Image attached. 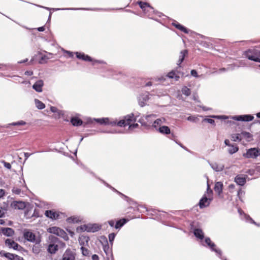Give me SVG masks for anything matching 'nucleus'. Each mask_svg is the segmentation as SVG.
Listing matches in <instances>:
<instances>
[{
	"mask_svg": "<svg viewBox=\"0 0 260 260\" xmlns=\"http://www.w3.org/2000/svg\"><path fill=\"white\" fill-rule=\"evenodd\" d=\"M137 4L139 6L140 8L143 11L144 14L150 19H153L156 21L158 20L154 18V15H156L160 17L162 14L159 12L155 11L154 8L151 7L150 4L147 2L138 1Z\"/></svg>",
	"mask_w": 260,
	"mask_h": 260,
	"instance_id": "f257e3e1",
	"label": "nucleus"
},
{
	"mask_svg": "<svg viewBox=\"0 0 260 260\" xmlns=\"http://www.w3.org/2000/svg\"><path fill=\"white\" fill-rule=\"evenodd\" d=\"M36 6L45 9L47 10H53L54 11H57L59 10H85V11H109L112 10H114L113 9L111 8H51L49 7H46L44 6L36 5Z\"/></svg>",
	"mask_w": 260,
	"mask_h": 260,
	"instance_id": "f03ea898",
	"label": "nucleus"
},
{
	"mask_svg": "<svg viewBox=\"0 0 260 260\" xmlns=\"http://www.w3.org/2000/svg\"><path fill=\"white\" fill-rule=\"evenodd\" d=\"M244 55L249 60L260 62V47L248 49L244 52Z\"/></svg>",
	"mask_w": 260,
	"mask_h": 260,
	"instance_id": "7ed1b4c3",
	"label": "nucleus"
},
{
	"mask_svg": "<svg viewBox=\"0 0 260 260\" xmlns=\"http://www.w3.org/2000/svg\"><path fill=\"white\" fill-rule=\"evenodd\" d=\"M136 121L134 115H128L124 117V119L120 120L117 125L119 126H125L126 125H129V128H136L138 126V124H133V123Z\"/></svg>",
	"mask_w": 260,
	"mask_h": 260,
	"instance_id": "20e7f679",
	"label": "nucleus"
},
{
	"mask_svg": "<svg viewBox=\"0 0 260 260\" xmlns=\"http://www.w3.org/2000/svg\"><path fill=\"white\" fill-rule=\"evenodd\" d=\"M152 95L148 92H144L140 93L137 97L139 105L143 107L148 104L149 100H151Z\"/></svg>",
	"mask_w": 260,
	"mask_h": 260,
	"instance_id": "39448f33",
	"label": "nucleus"
},
{
	"mask_svg": "<svg viewBox=\"0 0 260 260\" xmlns=\"http://www.w3.org/2000/svg\"><path fill=\"white\" fill-rule=\"evenodd\" d=\"M77 58L86 61L92 62V64L95 66L96 63H104V61L102 60H94L92 59L90 56L85 54L82 52H75Z\"/></svg>",
	"mask_w": 260,
	"mask_h": 260,
	"instance_id": "423d86ee",
	"label": "nucleus"
},
{
	"mask_svg": "<svg viewBox=\"0 0 260 260\" xmlns=\"http://www.w3.org/2000/svg\"><path fill=\"white\" fill-rule=\"evenodd\" d=\"M47 231L55 235H56L60 237H62L64 239L67 240L68 237L66 233L62 229L53 226L47 229Z\"/></svg>",
	"mask_w": 260,
	"mask_h": 260,
	"instance_id": "0eeeda50",
	"label": "nucleus"
},
{
	"mask_svg": "<svg viewBox=\"0 0 260 260\" xmlns=\"http://www.w3.org/2000/svg\"><path fill=\"white\" fill-rule=\"evenodd\" d=\"M260 155V150L256 148H250L247 150L243 156L247 158H255Z\"/></svg>",
	"mask_w": 260,
	"mask_h": 260,
	"instance_id": "6e6552de",
	"label": "nucleus"
},
{
	"mask_svg": "<svg viewBox=\"0 0 260 260\" xmlns=\"http://www.w3.org/2000/svg\"><path fill=\"white\" fill-rule=\"evenodd\" d=\"M23 236L24 238L28 241L36 243H39L40 242V240L36 239L35 234L29 231H25L24 232Z\"/></svg>",
	"mask_w": 260,
	"mask_h": 260,
	"instance_id": "1a4fd4ad",
	"label": "nucleus"
},
{
	"mask_svg": "<svg viewBox=\"0 0 260 260\" xmlns=\"http://www.w3.org/2000/svg\"><path fill=\"white\" fill-rule=\"evenodd\" d=\"M121 74L120 72H117L116 70L108 68L106 69L103 76L107 77H113L115 79H119L118 76L121 75Z\"/></svg>",
	"mask_w": 260,
	"mask_h": 260,
	"instance_id": "9d476101",
	"label": "nucleus"
},
{
	"mask_svg": "<svg viewBox=\"0 0 260 260\" xmlns=\"http://www.w3.org/2000/svg\"><path fill=\"white\" fill-rule=\"evenodd\" d=\"M11 206L15 209L22 210L26 207V204L22 201H13Z\"/></svg>",
	"mask_w": 260,
	"mask_h": 260,
	"instance_id": "9b49d317",
	"label": "nucleus"
},
{
	"mask_svg": "<svg viewBox=\"0 0 260 260\" xmlns=\"http://www.w3.org/2000/svg\"><path fill=\"white\" fill-rule=\"evenodd\" d=\"M0 253L10 260H23L22 257L14 254L7 253L4 251H1Z\"/></svg>",
	"mask_w": 260,
	"mask_h": 260,
	"instance_id": "f8f14e48",
	"label": "nucleus"
},
{
	"mask_svg": "<svg viewBox=\"0 0 260 260\" xmlns=\"http://www.w3.org/2000/svg\"><path fill=\"white\" fill-rule=\"evenodd\" d=\"M232 118L238 121H249L253 119V117L251 115H243L239 116H233Z\"/></svg>",
	"mask_w": 260,
	"mask_h": 260,
	"instance_id": "ddd939ff",
	"label": "nucleus"
},
{
	"mask_svg": "<svg viewBox=\"0 0 260 260\" xmlns=\"http://www.w3.org/2000/svg\"><path fill=\"white\" fill-rule=\"evenodd\" d=\"M180 74V72L178 71V69H176L175 70H172V71L168 73L167 76L170 79H174L175 81H178L180 76L178 74Z\"/></svg>",
	"mask_w": 260,
	"mask_h": 260,
	"instance_id": "4468645a",
	"label": "nucleus"
},
{
	"mask_svg": "<svg viewBox=\"0 0 260 260\" xmlns=\"http://www.w3.org/2000/svg\"><path fill=\"white\" fill-rule=\"evenodd\" d=\"M75 253L70 250H67L62 256V260H75Z\"/></svg>",
	"mask_w": 260,
	"mask_h": 260,
	"instance_id": "2eb2a0df",
	"label": "nucleus"
},
{
	"mask_svg": "<svg viewBox=\"0 0 260 260\" xmlns=\"http://www.w3.org/2000/svg\"><path fill=\"white\" fill-rule=\"evenodd\" d=\"M44 85L43 81L39 80L36 81L32 85V88L37 92H41L42 91V87Z\"/></svg>",
	"mask_w": 260,
	"mask_h": 260,
	"instance_id": "dca6fc26",
	"label": "nucleus"
},
{
	"mask_svg": "<svg viewBox=\"0 0 260 260\" xmlns=\"http://www.w3.org/2000/svg\"><path fill=\"white\" fill-rule=\"evenodd\" d=\"M6 245L9 248H13L15 250L18 249V247H20L18 243L15 242L14 240L8 239L5 241Z\"/></svg>",
	"mask_w": 260,
	"mask_h": 260,
	"instance_id": "f3484780",
	"label": "nucleus"
},
{
	"mask_svg": "<svg viewBox=\"0 0 260 260\" xmlns=\"http://www.w3.org/2000/svg\"><path fill=\"white\" fill-rule=\"evenodd\" d=\"M25 216L27 218H30L34 216H38V215L36 213V210L34 209L32 207H31L26 209L25 212Z\"/></svg>",
	"mask_w": 260,
	"mask_h": 260,
	"instance_id": "a211bd4d",
	"label": "nucleus"
},
{
	"mask_svg": "<svg viewBox=\"0 0 260 260\" xmlns=\"http://www.w3.org/2000/svg\"><path fill=\"white\" fill-rule=\"evenodd\" d=\"M172 25L175 26L176 28L182 31V32H184L185 34H189L190 30L189 29H187L184 26L182 25L180 23H178L177 22H174L172 23Z\"/></svg>",
	"mask_w": 260,
	"mask_h": 260,
	"instance_id": "6ab92c4d",
	"label": "nucleus"
},
{
	"mask_svg": "<svg viewBox=\"0 0 260 260\" xmlns=\"http://www.w3.org/2000/svg\"><path fill=\"white\" fill-rule=\"evenodd\" d=\"M45 215L47 217L52 219H57L59 216V214L56 212L53 211L52 210L46 211Z\"/></svg>",
	"mask_w": 260,
	"mask_h": 260,
	"instance_id": "aec40b11",
	"label": "nucleus"
},
{
	"mask_svg": "<svg viewBox=\"0 0 260 260\" xmlns=\"http://www.w3.org/2000/svg\"><path fill=\"white\" fill-rule=\"evenodd\" d=\"M235 181L239 185L243 186L246 183V177L237 175L235 178Z\"/></svg>",
	"mask_w": 260,
	"mask_h": 260,
	"instance_id": "412c9836",
	"label": "nucleus"
},
{
	"mask_svg": "<svg viewBox=\"0 0 260 260\" xmlns=\"http://www.w3.org/2000/svg\"><path fill=\"white\" fill-rule=\"evenodd\" d=\"M210 200L207 197H203L199 202V206L201 208L208 206L210 204Z\"/></svg>",
	"mask_w": 260,
	"mask_h": 260,
	"instance_id": "4be33fe9",
	"label": "nucleus"
},
{
	"mask_svg": "<svg viewBox=\"0 0 260 260\" xmlns=\"http://www.w3.org/2000/svg\"><path fill=\"white\" fill-rule=\"evenodd\" d=\"M223 184L221 182H217L214 186V190L218 195H220L222 192Z\"/></svg>",
	"mask_w": 260,
	"mask_h": 260,
	"instance_id": "5701e85b",
	"label": "nucleus"
},
{
	"mask_svg": "<svg viewBox=\"0 0 260 260\" xmlns=\"http://www.w3.org/2000/svg\"><path fill=\"white\" fill-rule=\"evenodd\" d=\"M187 53L188 52L187 50H183L180 52V55L179 56V58L177 62V65L179 67H181L180 64L183 61L185 56H186V55L187 54Z\"/></svg>",
	"mask_w": 260,
	"mask_h": 260,
	"instance_id": "b1692460",
	"label": "nucleus"
},
{
	"mask_svg": "<svg viewBox=\"0 0 260 260\" xmlns=\"http://www.w3.org/2000/svg\"><path fill=\"white\" fill-rule=\"evenodd\" d=\"M58 250V245L57 244H56L55 243H50L49 246H48V251L51 253V254H53V253H55L56 251Z\"/></svg>",
	"mask_w": 260,
	"mask_h": 260,
	"instance_id": "393cba45",
	"label": "nucleus"
},
{
	"mask_svg": "<svg viewBox=\"0 0 260 260\" xmlns=\"http://www.w3.org/2000/svg\"><path fill=\"white\" fill-rule=\"evenodd\" d=\"M100 229V226H99L96 224H89L87 225V232H95L98 231Z\"/></svg>",
	"mask_w": 260,
	"mask_h": 260,
	"instance_id": "a878e982",
	"label": "nucleus"
},
{
	"mask_svg": "<svg viewBox=\"0 0 260 260\" xmlns=\"http://www.w3.org/2000/svg\"><path fill=\"white\" fill-rule=\"evenodd\" d=\"M193 233L196 237L201 240H202L204 237L202 230L200 229H195L194 230Z\"/></svg>",
	"mask_w": 260,
	"mask_h": 260,
	"instance_id": "bb28decb",
	"label": "nucleus"
},
{
	"mask_svg": "<svg viewBox=\"0 0 260 260\" xmlns=\"http://www.w3.org/2000/svg\"><path fill=\"white\" fill-rule=\"evenodd\" d=\"M2 233L7 236H12L14 234V231L11 228H6L3 229Z\"/></svg>",
	"mask_w": 260,
	"mask_h": 260,
	"instance_id": "cd10ccee",
	"label": "nucleus"
},
{
	"mask_svg": "<svg viewBox=\"0 0 260 260\" xmlns=\"http://www.w3.org/2000/svg\"><path fill=\"white\" fill-rule=\"evenodd\" d=\"M212 168L216 171H221L224 168V166L222 164H218L217 163H214L211 165Z\"/></svg>",
	"mask_w": 260,
	"mask_h": 260,
	"instance_id": "c85d7f7f",
	"label": "nucleus"
},
{
	"mask_svg": "<svg viewBox=\"0 0 260 260\" xmlns=\"http://www.w3.org/2000/svg\"><path fill=\"white\" fill-rule=\"evenodd\" d=\"M251 137V135L248 132H243L240 134V137L241 138V139H246L248 141H250Z\"/></svg>",
	"mask_w": 260,
	"mask_h": 260,
	"instance_id": "c756f323",
	"label": "nucleus"
},
{
	"mask_svg": "<svg viewBox=\"0 0 260 260\" xmlns=\"http://www.w3.org/2000/svg\"><path fill=\"white\" fill-rule=\"evenodd\" d=\"M205 242H206V243H207L208 245V246H209L215 251H216V252L219 253H220V250H217L214 249L213 248L215 246V245L213 243L211 242V241L209 238H207L205 239Z\"/></svg>",
	"mask_w": 260,
	"mask_h": 260,
	"instance_id": "7c9ffc66",
	"label": "nucleus"
},
{
	"mask_svg": "<svg viewBox=\"0 0 260 260\" xmlns=\"http://www.w3.org/2000/svg\"><path fill=\"white\" fill-rule=\"evenodd\" d=\"M158 129L159 132L161 134H168L170 133V128L167 126H160Z\"/></svg>",
	"mask_w": 260,
	"mask_h": 260,
	"instance_id": "2f4dec72",
	"label": "nucleus"
},
{
	"mask_svg": "<svg viewBox=\"0 0 260 260\" xmlns=\"http://www.w3.org/2000/svg\"><path fill=\"white\" fill-rule=\"evenodd\" d=\"M94 120L101 124H108L109 123V119L108 118H97Z\"/></svg>",
	"mask_w": 260,
	"mask_h": 260,
	"instance_id": "473e14b6",
	"label": "nucleus"
},
{
	"mask_svg": "<svg viewBox=\"0 0 260 260\" xmlns=\"http://www.w3.org/2000/svg\"><path fill=\"white\" fill-rule=\"evenodd\" d=\"M71 122L75 126L80 125L82 123V120L77 117L72 118L71 119Z\"/></svg>",
	"mask_w": 260,
	"mask_h": 260,
	"instance_id": "72a5a7b5",
	"label": "nucleus"
},
{
	"mask_svg": "<svg viewBox=\"0 0 260 260\" xmlns=\"http://www.w3.org/2000/svg\"><path fill=\"white\" fill-rule=\"evenodd\" d=\"M35 102L36 107L39 109H43L45 107V104L38 99H35Z\"/></svg>",
	"mask_w": 260,
	"mask_h": 260,
	"instance_id": "f704fd0d",
	"label": "nucleus"
},
{
	"mask_svg": "<svg viewBox=\"0 0 260 260\" xmlns=\"http://www.w3.org/2000/svg\"><path fill=\"white\" fill-rule=\"evenodd\" d=\"M182 93L186 96H189L191 93V91L189 88L186 86H183L181 89Z\"/></svg>",
	"mask_w": 260,
	"mask_h": 260,
	"instance_id": "c9c22d12",
	"label": "nucleus"
},
{
	"mask_svg": "<svg viewBox=\"0 0 260 260\" xmlns=\"http://www.w3.org/2000/svg\"><path fill=\"white\" fill-rule=\"evenodd\" d=\"M50 111L53 113L64 114V112L63 111L59 110L58 108H57L55 107H53V106L51 107Z\"/></svg>",
	"mask_w": 260,
	"mask_h": 260,
	"instance_id": "e433bc0d",
	"label": "nucleus"
},
{
	"mask_svg": "<svg viewBox=\"0 0 260 260\" xmlns=\"http://www.w3.org/2000/svg\"><path fill=\"white\" fill-rule=\"evenodd\" d=\"M229 147L228 151L230 154H233L238 150V148L236 146L230 145Z\"/></svg>",
	"mask_w": 260,
	"mask_h": 260,
	"instance_id": "4c0bfd02",
	"label": "nucleus"
},
{
	"mask_svg": "<svg viewBox=\"0 0 260 260\" xmlns=\"http://www.w3.org/2000/svg\"><path fill=\"white\" fill-rule=\"evenodd\" d=\"M49 59H50V57L47 55H43L39 60V63L41 64L45 63Z\"/></svg>",
	"mask_w": 260,
	"mask_h": 260,
	"instance_id": "58836bf2",
	"label": "nucleus"
},
{
	"mask_svg": "<svg viewBox=\"0 0 260 260\" xmlns=\"http://www.w3.org/2000/svg\"><path fill=\"white\" fill-rule=\"evenodd\" d=\"M125 222H126V220L125 219L120 220L117 221L115 227L116 229H118V228L121 227Z\"/></svg>",
	"mask_w": 260,
	"mask_h": 260,
	"instance_id": "ea45409f",
	"label": "nucleus"
},
{
	"mask_svg": "<svg viewBox=\"0 0 260 260\" xmlns=\"http://www.w3.org/2000/svg\"><path fill=\"white\" fill-rule=\"evenodd\" d=\"M164 121H165V119L164 118H162V119L159 118V119H156L154 122L153 126L155 127H156L157 125H160L161 124H162L164 123Z\"/></svg>",
	"mask_w": 260,
	"mask_h": 260,
	"instance_id": "a19ab883",
	"label": "nucleus"
},
{
	"mask_svg": "<svg viewBox=\"0 0 260 260\" xmlns=\"http://www.w3.org/2000/svg\"><path fill=\"white\" fill-rule=\"evenodd\" d=\"M190 74L191 76L195 78H199V77H204L203 75H198V73L196 70H192L190 71Z\"/></svg>",
	"mask_w": 260,
	"mask_h": 260,
	"instance_id": "79ce46f5",
	"label": "nucleus"
},
{
	"mask_svg": "<svg viewBox=\"0 0 260 260\" xmlns=\"http://www.w3.org/2000/svg\"><path fill=\"white\" fill-rule=\"evenodd\" d=\"M232 140L234 141H236L237 140H241V138L240 137V134H235L232 136Z\"/></svg>",
	"mask_w": 260,
	"mask_h": 260,
	"instance_id": "37998d69",
	"label": "nucleus"
},
{
	"mask_svg": "<svg viewBox=\"0 0 260 260\" xmlns=\"http://www.w3.org/2000/svg\"><path fill=\"white\" fill-rule=\"evenodd\" d=\"M77 232H83V231H87V225H83V226H79V227H78L77 228Z\"/></svg>",
	"mask_w": 260,
	"mask_h": 260,
	"instance_id": "c03bdc74",
	"label": "nucleus"
},
{
	"mask_svg": "<svg viewBox=\"0 0 260 260\" xmlns=\"http://www.w3.org/2000/svg\"><path fill=\"white\" fill-rule=\"evenodd\" d=\"M187 120L194 122H196L199 120L198 118L197 117H196L195 115H191L189 116L187 118Z\"/></svg>",
	"mask_w": 260,
	"mask_h": 260,
	"instance_id": "a18cd8bd",
	"label": "nucleus"
},
{
	"mask_svg": "<svg viewBox=\"0 0 260 260\" xmlns=\"http://www.w3.org/2000/svg\"><path fill=\"white\" fill-rule=\"evenodd\" d=\"M25 122L24 121H18V122H13V123H12L11 124V125H24L25 124Z\"/></svg>",
	"mask_w": 260,
	"mask_h": 260,
	"instance_id": "49530a36",
	"label": "nucleus"
},
{
	"mask_svg": "<svg viewBox=\"0 0 260 260\" xmlns=\"http://www.w3.org/2000/svg\"><path fill=\"white\" fill-rule=\"evenodd\" d=\"M212 118H217V119H228L229 117L226 116H219V115H213L212 116Z\"/></svg>",
	"mask_w": 260,
	"mask_h": 260,
	"instance_id": "de8ad7c7",
	"label": "nucleus"
},
{
	"mask_svg": "<svg viewBox=\"0 0 260 260\" xmlns=\"http://www.w3.org/2000/svg\"><path fill=\"white\" fill-rule=\"evenodd\" d=\"M12 191L13 193L16 194H19L21 192V189L18 188H13L12 189Z\"/></svg>",
	"mask_w": 260,
	"mask_h": 260,
	"instance_id": "09e8293b",
	"label": "nucleus"
},
{
	"mask_svg": "<svg viewBox=\"0 0 260 260\" xmlns=\"http://www.w3.org/2000/svg\"><path fill=\"white\" fill-rule=\"evenodd\" d=\"M203 122H207L211 124H213L214 123V120L211 118H205L203 120Z\"/></svg>",
	"mask_w": 260,
	"mask_h": 260,
	"instance_id": "8fccbe9b",
	"label": "nucleus"
},
{
	"mask_svg": "<svg viewBox=\"0 0 260 260\" xmlns=\"http://www.w3.org/2000/svg\"><path fill=\"white\" fill-rule=\"evenodd\" d=\"M81 249L82 251V253L84 255H87L89 253V251L86 249L85 248H84L83 247H81Z\"/></svg>",
	"mask_w": 260,
	"mask_h": 260,
	"instance_id": "3c124183",
	"label": "nucleus"
},
{
	"mask_svg": "<svg viewBox=\"0 0 260 260\" xmlns=\"http://www.w3.org/2000/svg\"><path fill=\"white\" fill-rule=\"evenodd\" d=\"M115 236V235L114 233L110 234L109 235V241L110 242H112L114 240Z\"/></svg>",
	"mask_w": 260,
	"mask_h": 260,
	"instance_id": "603ef678",
	"label": "nucleus"
},
{
	"mask_svg": "<svg viewBox=\"0 0 260 260\" xmlns=\"http://www.w3.org/2000/svg\"><path fill=\"white\" fill-rule=\"evenodd\" d=\"M4 166L8 169H10L11 168V165L9 162L4 161Z\"/></svg>",
	"mask_w": 260,
	"mask_h": 260,
	"instance_id": "864d4df0",
	"label": "nucleus"
},
{
	"mask_svg": "<svg viewBox=\"0 0 260 260\" xmlns=\"http://www.w3.org/2000/svg\"><path fill=\"white\" fill-rule=\"evenodd\" d=\"M33 74V72L31 71H26L25 72V75L27 76H31Z\"/></svg>",
	"mask_w": 260,
	"mask_h": 260,
	"instance_id": "5fc2aeb1",
	"label": "nucleus"
},
{
	"mask_svg": "<svg viewBox=\"0 0 260 260\" xmlns=\"http://www.w3.org/2000/svg\"><path fill=\"white\" fill-rule=\"evenodd\" d=\"M5 193V191L3 189H0V198H2Z\"/></svg>",
	"mask_w": 260,
	"mask_h": 260,
	"instance_id": "6e6d98bb",
	"label": "nucleus"
},
{
	"mask_svg": "<svg viewBox=\"0 0 260 260\" xmlns=\"http://www.w3.org/2000/svg\"><path fill=\"white\" fill-rule=\"evenodd\" d=\"M64 52L67 54H68L70 57H73V53L72 52H71L70 51H67V50L65 51Z\"/></svg>",
	"mask_w": 260,
	"mask_h": 260,
	"instance_id": "4d7b16f0",
	"label": "nucleus"
},
{
	"mask_svg": "<svg viewBox=\"0 0 260 260\" xmlns=\"http://www.w3.org/2000/svg\"><path fill=\"white\" fill-rule=\"evenodd\" d=\"M5 214V211L2 209V208H0V217H3Z\"/></svg>",
	"mask_w": 260,
	"mask_h": 260,
	"instance_id": "13d9d810",
	"label": "nucleus"
},
{
	"mask_svg": "<svg viewBox=\"0 0 260 260\" xmlns=\"http://www.w3.org/2000/svg\"><path fill=\"white\" fill-rule=\"evenodd\" d=\"M37 29L39 31H44L45 30V27L44 26H41L37 28Z\"/></svg>",
	"mask_w": 260,
	"mask_h": 260,
	"instance_id": "bf43d9fd",
	"label": "nucleus"
},
{
	"mask_svg": "<svg viewBox=\"0 0 260 260\" xmlns=\"http://www.w3.org/2000/svg\"><path fill=\"white\" fill-rule=\"evenodd\" d=\"M92 260H99V256L96 254H93L92 256Z\"/></svg>",
	"mask_w": 260,
	"mask_h": 260,
	"instance_id": "052dcab7",
	"label": "nucleus"
},
{
	"mask_svg": "<svg viewBox=\"0 0 260 260\" xmlns=\"http://www.w3.org/2000/svg\"><path fill=\"white\" fill-rule=\"evenodd\" d=\"M49 239H51L52 241H54L55 242L57 240V238L53 236H50Z\"/></svg>",
	"mask_w": 260,
	"mask_h": 260,
	"instance_id": "680f3d73",
	"label": "nucleus"
},
{
	"mask_svg": "<svg viewBox=\"0 0 260 260\" xmlns=\"http://www.w3.org/2000/svg\"><path fill=\"white\" fill-rule=\"evenodd\" d=\"M203 110L204 111H210V110H212V109L211 108H206V107H203Z\"/></svg>",
	"mask_w": 260,
	"mask_h": 260,
	"instance_id": "e2e57ef3",
	"label": "nucleus"
},
{
	"mask_svg": "<svg viewBox=\"0 0 260 260\" xmlns=\"http://www.w3.org/2000/svg\"><path fill=\"white\" fill-rule=\"evenodd\" d=\"M109 225L111 226H114V221L113 220H110L108 222Z\"/></svg>",
	"mask_w": 260,
	"mask_h": 260,
	"instance_id": "0e129e2a",
	"label": "nucleus"
},
{
	"mask_svg": "<svg viewBox=\"0 0 260 260\" xmlns=\"http://www.w3.org/2000/svg\"><path fill=\"white\" fill-rule=\"evenodd\" d=\"M224 143H225V144L226 145H227V146H230V141H229V140H227V139H226V140H225L224 141Z\"/></svg>",
	"mask_w": 260,
	"mask_h": 260,
	"instance_id": "69168bd1",
	"label": "nucleus"
},
{
	"mask_svg": "<svg viewBox=\"0 0 260 260\" xmlns=\"http://www.w3.org/2000/svg\"><path fill=\"white\" fill-rule=\"evenodd\" d=\"M28 60V59L27 58H26L25 59H24V60H21L20 61L18 62L19 63H24V62H27Z\"/></svg>",
	"mask_w": 260,
	"mask_h": 260,
	"instance_id": "338daca9",
	"label": "nucleus"
},
{
	"mask_svg": "<svg viewBox=\"0 0 260 260\" xmlns=\"http://www.w3.org/2000/svg\"><path fill=\"white\" fill-rule=\"evenodd\" d=\"M24 155H25V160L26 159H27V158L29 157V154L28 153H24Z\"/></svg>",
	"mask_w": 260,
	"mask_h": 260,
	"instance_id": "774afa93",
	"label": "nucleus"
}]
</instances>
